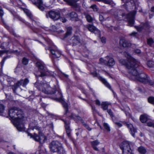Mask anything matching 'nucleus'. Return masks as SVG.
I'll return each instance as SVG.
<instances>
[{"label": "nucleus", "mask_w": 154, "mask_h": 154, "mask_svg": "<svg viewBox=\"0 0 154 154\" xmlns=\"http://www.w3.org/2000/svg\"><path fill=\"white\" fill-rule=\"evenodd\" d=\"M125 113L126 115V116H128L129 117H131V114L128 112H125Z\"/></svg>", "instance_id": "obj_54"}, {"label": "nucleus", "mask_w": 154, "mask_h": 154, "mask_svg": "<svg viewBox=\"0 0 154 154\" xmlns=\"http://www.w3.org/2000/svg\"><path fill=\"white\" fill-rule=\"evenodd\" d=\"M91 143L94 149L95 150L98 151V149L96 146L100 144V142L98 140H96L91 142Z\"/></svg>", "instance_id": "obj_20"}, {"label": "nucleus", "mask_w": 154, "mask_h": 154, "mask_svg": "<svg viewBox=\"0 0 154 154\" xmlns=\"http://www.w3.org/2000/svg\"><path fill=\"white\" fill-rule=\"evenodd\" d=\"M48 50H50L54 58H58L60 56V52L57 49L55 46L54 45L52 47H49Z\"/></svg>", "instance_id": "obj_13"}, {"label": "nucleus", "mask_w": 154, "mask_h": 154, "mask_svg": "<svg viewBox=\"0 0 154 154\" xmlns=\"http://www.w3.org/2000/svg\"><path fill=\"white\" fill-rule=\"evenodd\" d=\"M47 17H50L54 20L58 19L60 17V14L58 11H51L46 14Z\"/></svg>", "instance_id": "obj_12"}, {"label": "nucleus", "mask_w": 154, "mask_h": 154, "mask_svg": "<svg viewBox=\"0 0 154 154\" xmlns=\"http://www.w3.org/2000/svg\"><path fill=\"white\" fill-rule=\"evenodd\" d=\"M24 12L26 14V15L30 18L32 20V15L30 12V11L28 9H24L23 10Z\"/></svg>", "instance_id": "obj_24"}, {"label": "nucleus", "mask_w": 154, "mask_h": 154, "mask_svg": "<svg viewBox=\"0 0 154 154\" xmlns=\"http://www.w3.org/2000/svg\"><path fill=\"white\" fill-rule=\"evenodd\" d=\"M72 28L71 27H69L67 28V32L66 33V37L70 35L72 32Z\"/></svg>", "instance_id": "obj_28"}, {"label": "nucleus", "mask_w": 154, "mask_h": 154, "mask_svg": "<svg viewBox=\"0 0 154 154\" xmlns=\"http://www.w3.org/2000/svg\"><path fill=\"white\" fill-rule=\"evenodd\" d=\"M65 115L69 117L71 119H74V120L76 119V116H77L73 113H71L70 114L69 112H68V113L67 114H66Z\"/></svg>", "instance_id": "obj_25"}, {"label": "nucleus", "mask_w": 154, "mask_h": 154, "mask_svg": "<svg viewBox=\"0 0 154 154\" xmlns=\"http://www.w3.org/2000/svg\"><path fill=\"white\" fill-rule=\"evenodd\" d=\"M36 66L38 67L41 72L40 76H44L46 75V72L48 70L44 63L41 62H38L36 63Z\"/></svg>", "instance_id": "obj_11"}, {"label": "nucleus", "mask_w": 154, "mask_h": 154, "mask_svg": "<svg viewBox=\"0 0 154 154\" xmlns=\"http://www.w3.org/2000/svg\"><path fill=\"white\" fill-rule=\"evenodd\" d=\"M134 78L143 84L149 83L151 85L154 84V82L150 81L147 75L143 73L142 70H139L137 73V75L135 76Z\"/></svg>", "instance_id": "obj_6"}, {"label": "nucleus", "mask_w": 154, "mask_h": 154, "mask_svg": "<svg viewBox=\"0 0 154 154\" xmlns=\"http://www.w3.org/2000/svg\"><path fill=\"white\" fill-rule=\"evenodd\" d=\"M91 8L93 9L94 11H97V9L96 5H91Z\"/></svg>", "instance_id": "obj_41"}, {"label": "nucleus", "mask_w": 154, "mask_h": 154, "mask_svg": "<svg viewBox=\"0 0 154 154\" xmlns=\"http://www.w3.org/2000/svg\"><path fill=\"white\" fill-rule=\"evenodd\" d=\"M29 82V80L27 79H26L24 80L21 79L18 81L14 85V88H13V90L14 91L18 87L22 85L23 87H25Z\"/></svg>", "instance_id": "obj_14"}, {"label": "nucleus", "mask_w": 154, "mask_h": 154, "mask_svg": "<svg viewBox=\"0 0 154 154\" xmlns=\"http://www.w3.org/2000/svg\"><path fill=\"white\" fill-rule=\"evenodd\" d=\"M136 12L133 11L130 12L129 14H122L123 17L125 16L126 17L127 20L128 21V25L130 26H132L134 23V18Z\"/></svg>", "instance_id": "obj_8"}, {"label": "nucleus", "mask_w": 154, "mask_h": 154, "mask_svg": "<svg viewBox=\"0 0 154 154\" xmlns=\"http://www.w3.org/2000/svg\"><path fill=\"white\" fill-rule=\"evenodd\" d=\"M7 58V57H5L2 60V62H1V65H2V66H1L2 67V66L4 64V63L5 61V60Z\"/></svg>", "instance_id": "obj_47"}, {"label": "nucleus", "mask_w": 154, "mask_h": 154, "mask_svg": "<svg viewBox=\"0 0 154 154\" xmlns=\"http://www.w3.org/2000/svg\"><path fill=\"white\" fill-rule=\"evenodd\" d=\"M83 125L89 131H90L91 130V128L89 127V125L85 123L84 122L82 123Z\"/></svg>", "instance_id": "obj_39"}, {"label": "nucleus", "mask_w": 154, "mask_h": 154, "mask_svg": "<svg viewBox=\"0 0 154 154\" xmlns=\"http://www.w3.org/2000/svg\"><path fill=\"white\" fill-rule=\"evenodd\" d=\"M138 90L139 91H142L141 89L139 88H138Z\"/></svg>", "instance_id": "obj_59"}, {"label": "nucleus", "mask_w": 154, "mask_h": 154, "mask_svg": "<svg viewBox=\"0 0 154 154\" xmlns=\"http://www.w3.org/2000/svg\"><path fill=\"white\" fill-rule=\"evenodd\" d=\"M100 61L102 64H104L109 66H113L115 64V61L112 57L107 56L104 59L100 58Z\"/></svg>", "instance_id": "obj_10"}, {"label": "nucleus", "mask_w": 154, "mask_h": 154, "mask_svg": "<svg viewBox=\"0 0 154 154\" xmlns=\"http://www.w3.org/2000/svg\"><path fill=\"white\" fill-rule=\"evenodd\" d=\"M95 102L96 105H98V106H100V103L99 100H97L95 101Z\"/></svg>", "instance_id": "obj_49"}, {"label": "nucleus", "mask_w": 154, "mask_h": 154, "mask_svg": "<svg viewBox=\"0 0 154 154\" xmlns=\"http://www.w3.org/2000/svg\"><path fill=\"white\" fill-rule=\"evenodd\" d=\"M92 109L93 111H96L95 108V107L94 106H92Z\"/></svg>", "instance_id": "obj_56"}, {"label": "nucleus", "mask_w": 154, "mask_h": 154, "mask_svg": "<svg viewBox=\"0 0 154 154\" xmlns=\"http://www.w3.org/2000/svg\"><path fill=\"white\" fill-rule=\"evenodd\" d=\"M140 120L143 123H145L147 120L146 117L144 115H141L140 116Z\"/></svg>", "instance_id": "obj_30"}, {"label": "nucleus", "mask_w": 154, "mask_h": 154, "mask_svg": "<svg viewBox=\"0 0 154 154\" xmlns=\"http://www.w3.org/2000/svg\"><path fill=\"white\" fill-rule=\"evenodd\" d=\"M57 92H58L57 94L56 95L57 97L58 98L61 99L62 95L61 92L59 91H57Z\"/></svg>", "instance_id": "obj_36"}, {"label": "nucleus", "mask_w": 154, "mask_h": 154, "mask_svg": "<svg viewBox=\"0 0 154 154\" xmlns=\"http://www.w3.org/2000/svg\"><path fill=\"white\" fill-rule=\"evenodd\" d=\"M103 125L104 128L107 131H110V127L107 123H104V124H103Z\"/></svg>", "instance_id": "obj_33"}, {"label": "nucleus", "mask_w": 154, "mask_h": 154, "mask_svg": "<svg viewBox=\"0 0 154 154\" xmlns=\"http://www.w3.org/2000/svg\"><path fill=\"white\" fill-rule=\"evenodd\" d=\"M138 151L141 153L144 154L146 152V150L144 147L143 146H140L138 148Z\"/></svg>", "instance_id": "obj_26"}, {"label": "nucleus", "mask_w": 154, "mask_h": 154, "mask_svg": "<svg viewBox=\"0 0 154 154\" xmlns=\"http://www.w3.org/2000/svg\"><path fill=\"white\" fill-rule=\"evenodd\" d=\"M107 112L110 115V116L111 117H113V115L112 112V110L110 109H108L107 111Z\"/></svg>", "instance_id": "obj_42"}, {"label": "nucleus", "mask_w": 154, "mask_h": 154, "mask_svg": "<svg viewBox=\"0 0 154 154\" xmlns=\"http://www.w3.org/2000/svg\"><path fill=\"white\" fill-rule=\"evenodd\" d=\"M147 125L149 126L152 127L154 128V122H148Z\"/></svg>", "instance_id": "obj_40"}, {"label": "nucleus", "mask_w": 154, "mask_h": 154, "mask_svg": "<svg viewBox=\"0 0 154 154\" xmlns=\"http://www.w3.org/2000/svg\"><path fill=\"white\" fill-rule=\"evenodd\" d=\"M154 43V41L152 38H149L147 40V44L150 46H151Z\"/></svg>", "instance_id": "obj_32"}, {"label": "nucleus", "mask_w": 154, "mask_h": 154, "mask_svg": "<svg viewBox=\"0 0 154 154\" xmlns=\"http://www.w3.org/2000/svg\"><path fill=\"white\" fill-rule=\"evenodd\" d=\"M35 86L40 91L46 94H53L55 93V90L50 87V85L46 83L41 82L39 83L36 82L34 84Z\"/></svg>", "instance_id": "obj_3"}, {"label": "nucleus", "mask_w": 154, "mask_h": 154, "mask_svg": "<svg viewBox=\"0 0 154 154\" xmlns=\"http://www.w3.org/2000/svg\"><path fill=\"white\" fill-rule=\"evenodd\" d=\"M148 101L152 104H154V97H150L148 98Z\"/></svg>", "instance_id": "obj_34"}, {"label": "nucleus", "mask_w": 154, "mask_h": 154, "mask_svg": "<svg viewBox=\"0 0 154 154\" xmlns=\"http://www.w3.org/2000/svg\"><path fill=\"white\" fill-rule=\"evenodd\" d=\"M135 52L137 54H139L140 53V50L138 49H137L135 50Z\"/></svg>", "instance_id": "obj_50"}, {"label": "nucleus", "mask_w": 154, "mask_h": 154, "mask_svg": "<svg viewBox=\"0 0 154 154\" xmlns=\"http://www.w3.org/2000/svg\"><path fill=\"white\" fill-rule=\"evenodd\" d=\"M4 110V106L3 105L0 104V115L3 112Z\"/></svg>", "instance_id": "obj_35"}, {"label": "nucleus", "mask_w": 154, "mask_h": 154, "mask_svg": "<svg viewBox=\"0 0 154 154\" xmlns=\"http://www.w3.org/2000/svg\"><path fill=\"white\" fill-rule=\"evenodd\" d=\"M85 27L87 28L89 31L94 32L96 34H99L100 33L99 30L93 25L88 24L85 26Z\"/></svg>", "instance_id": "obj_16"}, {"label": "nucleus", "mask_w": 154, "mask_h": 154, "mask_svg": "<svg viewBox=\"0 0 154 154\" xmlns=\"http://www.w3.org/2000/svg\"><path fill=\"white\" fill-rule=\"evenodd\" d=\"M69 16L71 17V19L72 20H76L78 16L77 14L74 12H72L70 13L69 14Z\"/></svg>", "instance_id": "obj_22"}, {"label": "nucleus", "mask_w": 154, "mask_h": 154, "mask_svg": "<svg viewBox=\"0 0 154 154\" xmlns=\"http://www.w3.org/2000/svg\"><path fill=\"white\" fill-rule=\"evenodd\" d=\"M92 74H93V75L94 76H97V74L96 72H93V73H92Z\"/></svg>", "instance_id": "obj_55"}, {"label": "nucleus", "mask_w": 154, "mask_h": 154, "mask_svg": "<svg viewBox=\"0 0 154 154\" xmlns=\"http://www.w3.org/2000/svg\"><path fill=\"white\" fill-rule=\"evenodd\" d=\"M152 17V16H151L150 15H149V17L150 18H151Z\"/></svg>", "instance_id": "obj_60"}, {"label": "nucleus", "mask_w": 154, "mask_h": 154, "mask_svg": "<svg viewBox=\"0 0 154 154\" xmlns=\"http://www.w3.org/2000/svg\"><path fill=\"white\" fill-rule=\"evenodd\" d=\"M120 45L123 47H127L130 46L131 44L128 41L125 39H122L120 41Z\"/></svg>", "instance_id": "obj_18"}, {"label": "nucleus", "mask_w": 154, "mask_h": 154, "mask_svg": "<svg viewBox=\"0 0 154 154\" xmlns=\"http://www.w3.org/2000/svg\"><path fill=\"white\" fill-rule=\"evenodd\" d=\"M110 104V103L108 102H103L101 103L102 108L104 110H106L108 107V106Z\"/></svg>", "instance_id": "obj_23"}, {"label": "nucleus", "mask_w": 154, "mask_h": 154, "mask_svg": "<svg viewBox=\"0 0 154 154\" xmlns=\"http://www.w3.org/2000/svg\"><path fill=\"white\" fill-rule=\"evenodd\" d=\"M100 128H101V126H100Z\"/></svg>", "instance_id": "obj_61"}, {"label": "nucleus", "mask_w": 154, "mask_h": 154, "mask_svg": "<svg viewBox=\"0 0 154 154\" xmlns=\"http://www.w3.org/2000/svg\"><path fill=\"white\" fill-rule=\"evenodd\" d=\"M73 45H75L80 42V39L79 36H75L72 38Z\"/></svg>", "instance_id": "obj_21"}, {"label": "nucleus", "mask_w": 154, "mask_h": 154, "mask_svg": "<svg viewBox=\"0 0 154 154\" xmlns=\"http://www.w3.org/2000/svg\"><path fill=\"white\" fill-rule=\"evenodd\" d=\"M124 4L122 5V7L125 8L127 10L129 11V9H131V7L130 5L132 6L138 5L137 0H121Z\"/></svg>", "instance_id": "obj_9"}, {"label": "nucleus", "mask_w": 154, "mask_h": 154, "mask_svg": "<svg viewBox=\"0 0 154 154\" xmlns=\"http://www.w3.org/2000/svg\"><path fill=\"white\" fill-rule=\"evenodd\" d=\"M34 130H36L33 135L30 133H28V135L30 136L35 141L39 142L41 144L44 143L47 140L46 137L41 131L40 129L36 127L34 128Z\"/></svg>", "instance_id": "obj_4"}, {"label": "nucleus", "mask_w": 154, "mask_h": 154, "mask_svg": "<svg viewBox=\"0 0 154 154\" xmlns=\"http://www.w3.org/2000/svg\"><path fill=\"white\" fill-rule=\"evenodd\" d=\"M8 114L12 123L17 129L19 131L24 130L23 123L24 114L22 110L16 107H11L9 109Z\"/></svg>", "instance_id": "obj_1"}, {"label": "nucleus", "mask_w": 154, "mask_h": 154, "mask_svg": "<svg viewBox=\"0 0 154 154\" xmlns=\"http://www.w3.org/2000/svg\"><path fill=\"white\" fill-rule=\"evenodd\" d=\"M59 19L60 20V21H62L63 23L65 22L66 21V20L64 17H60Z\"/></svg>", "instance_id": "obj_45"}, {"label": "nucleus", "mask_w": 154, "mask_h": 154, "mask_svg": "<svg viewBox=\"0 0 154 154\" xmlns=\"http://www.w3.org/2000/svg\"><path fill=\"white\" fill-rule=\"evenodd\" d=\"M99 19L100 20V21H102L103 20V16L101 15H99Z\"/></svg>", "instance_id": "obj_52"}, {"label": "nucleus", "mask_w": 154, "mask_h": 154, "mask_svg": "<svg viewBox=\"0 0 154 154\" xmlns=\"http://www.w3.org/2000/svg\"><path fill=\"white\" fill-rule=\"evenodd\" d=\"M101 40L103 43H105L106 42V39L104 37H102L101 38Z\"/></svg>", "instance_id": "obj_46"}, {"label": "nucleus", "mask_w": 154, "mask_h": 154, "mask_svg": "<svg viewBox=\"0 0 154 154\" xmlns=\"http://www.w3.org/2000/svg\"><path fill=\"white\" fill-rule=\"evenodd\" d=\"M120 147L122 150V152L124 151H131L129 144L128 141H124L122 142L120 145Z\"/></svg>", "instance_id": "obj_15"}, {"label": "nucleus", "mask_w": 154, "mask_h": 154, "mask_svg": "<svg viewBox=\"0 0 154 154\" xmlns=\"http://www.w3.org/2000/svg\"><path fill=\"white\" fill-rule=\"evenodd\" d=\"M99 79L109 89L111 90V88L110 85L107 82L106 80L102 77H100L99 78Z\"/></svg>", "instance_id": "obj_19"}, {"label": "nucleus", "mask_w": 154, "mask_h": 154, "mask_svg": "<svg viewBox=\"0 0 154 154\" xmlns=\"http://www.w3.org/2000/svg\"><path fill=\"white\" fill-rule=\"evenodd\" d=\"M128 62L124 59L119 60V63L122 65H125L128 69V72L133 77L137 75L138 70L136 69L139 66V62L134 58L131 57L129 54H127Z\"/></svg>", "instance_id": "obj_2"}, {"label": "nucleus", "mask_w": 154, "mask_h": 154, "mask_svg": "<svg viewBox=\"0 0 154 154\" xmlns=\"http://www.w3.org/2000/svg\"><path fill=\"white\" fill-rule=\"evenodd\" d=\"M151 11H152L154 12V6L151 8Z\"/></svg>", "instance_id": "obj_57"}, {"label": "nucleus", "mask_w": 154, "mask_h": 154, "mask_svg": "<svg viewBox=\"0 0 154 154\" xmlns=\"http://www.w3.org/2000/svg\"><path fill=\"white\" fill-rule=\"evenodd\" d=\"M65 124V127L66 130V133L68 136L69 137H70V133L71 130L70 128L69 123V122L64 121Z\"/></svg>", "instance_id": "obj_17"}, {"label": "nucleus", "mask_w": 154, "mask_h": 154, "mask_svg": "<svg viewBox=\"0 0 154 154\" xmlns=\"http://www.w3.org/2000/svg\"><path fill=\"white\" fill-rule=\"evenodd\" d=\"M3 12L2 9L0 8V16L2 17L3 15Z\"/></svg>", "instance_id": "obj_51"}, {"label": "nucleus", "mask_w": 154, "mask_h": 154, "mask_svg": "<svg viewBox=\"0 0 154 154\" xmlns=\"http://www.w3.org/2000/svg\"><path fill=\"white\" fill-rule=\"evenodd\" d=\"M137 34V32H132L131 33L129 34V35L132 36H135Z\"/></svg>", "instance_id": "obj_48"}, {"label": "nucleus", "mask_w": 154, "mask_h": 154, "mask_svg": "<svg viewBox=\"0 0 154 154\" xmlns=\"http://www.w3.org/2000/svg\"><path fill=\"white\" fill-rule=\"evenodd\" d=\"M75 120L80 121L82 124L84 123V122L82 119V118L78 116H76V119Z\"/></svg>", "instance_id": "obj_38"}, {"label": "nucleus", "mask_w": 154, "mask_h": 154, "mask_svg": "<svg viewBox=\"0 0 154 154\" xmlns=\"http://www.w3.org/2000/svg\"><path fill=\"white\" fill-rule=\"evenodd\" d=\"M115 125L118 127H120L122 126V123L126 125L130 130V132L133 137H135L134 133L137 132V130L134 128L133 125L131 124L126 123L125 122H116L113 121Z\"/></svg>", "instance_id": "obj_7"}, {"label": "nucleus", "mask_w": 154, "mask_h": 154, "mask_svg": "<svg viewBox=\"0 0 154 154\" xmlns=\"http://www.w3.org/2000/svg\"><path fill=\"white\" fill-rule=\"evenodd\" d=\"M132 150H131V151H124L123 152V154H132L131 153Z\"/></svg>", "instance_id": "obj_43"}, {"label": "nucleus", "mask_w": 154, "mask_h": 154, "mask_svg": "<svg viewBox=\"0 0 154 154\" xmlns=\"http://www.w3.org/2000/svg\"><path fill=\"white\" fill-rule=\"evenodd\" d=\"M85 16V17L88 22H91L93 21V18L89 14H86Z\"/></svg>", "instance_id": "obj_27"}, {"label": "nucleus", "mask_w": 154, "mask_h": 154, "mask_svg": "<svg viewBox=\"0 0 154 154\" xmlns=\"http://www.w3.org/2000/svg\"><path fill=\"white\" fill-rule=\"evenodd\" d=\"M135 27L138 31H140L142 30L143 28L142 26H135Z\"/></svg>", "instance_id": "obj_44"}, {"label": "nucleus", "mask_w": 154, "mask_h": 154, "mask_svg": "<svg viewBox=\"0 0 154 154\" xmlns=\"http://www.w3.org/2000/svg\"><path fill=\"white\" fill-rule=\"evenodd\" d=\"M63 107L65 109V113L64 114V115L67 114L68 113V105L67 103L65 102H63Z\"/></svg>", "instance_id": "obj_29"}, {"label": "nucleus", "mask_w": 154, "mask_h": 154, "mask_svg": "<svg viewBox=\"0 0 154 154\" xmlns=\"http://www.w3.org/2000/svg\"><path fill=\"white\" fill-rule=\"evenodd\" d=\"M22 63L24 65H26L28 63V60L25 58H23L22 60Z\"/></svg>", "instance_id": "obj_37"}, {"label": "nucleus", "mask_w": 154, "mask_h": 154, "mask_svg": "<svg viewBox=\"0 0 154 154\" xmlns=\"http://www.w3.org/2000/svg\"><path fill=\"white\" fill-rule=\"evenodd\" d=\"M147 66L149 67H154V62L152 61H149L147 63Z\"/></svg>", "instance_id": "obj_31"}, {"label": "nucleus", "mask_w": 154, "mask_h": 154, "mask_svg": "<svg viewBox=\"0 0 154 154\" xmlns=\"http://www.w3.org/2000/svg\"><path fill=\"white\" fill-rule=\"evenodd\" d=\"M7 51H4V50H0V56L2 54H3L4 53L7 52Z\"/></svg>", "instance_id": "obj_53"}, {"label": "nucleus", "mask_w": 154, "mask_h": 154, "mask_svg": "<svg viewBox=\"0 0 154 154\" xmlns=\"http://www.w3.org/2000/svg\"><path fill=\"white\" fill-rule=\"evenodd\" d=\"M49 147L52 152H57V154H66L62 144L59 141H52L50 144Z\"/></svg>", "instance_id": "obj_5"}, {"label": "nucleus", "mask_w": 154, "mask_h": 154, "mask_svg": "<svg viewBox=\"0 0 154 154\" xmlns=\"http://www.w3.org/2000/svg\"><path fill=\"white\" fill-rule=\"evenodd\" d=\"M8 154H14V153H13L12 152H9Z\"/></svg>", "instance_id": "obj_58"}]
</instances>
